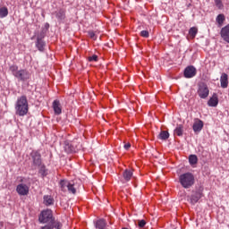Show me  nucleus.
I'll return each instance as SVG.
<instances>
[{
    "mask_svg": "<svg viewBox=\"0 0 229 229\" xmlns=\"http://www.w3.org/2000/svg\"><path fill=\"white\" fill-rule=\"evenodd\" d=\"M174 134L177 137H183V125L178 124L174 131Z\"/></svg>",
    "mask_w": 229,
    "mask_h": 229,
    "instance_id": "412c9836",
    "label": "nucleus"
},
{
    "mask_svg": "<svg viewBox=\"0 0 229 229\" xmlns=\"http://www.w3.org/2000/svg\"><path fill=\"white\" fill-rule=\"evenodd\" d=\"M179 182L183 189H191L194 185V174L191 173H185L180 175Z\"/></svg>",
    "mask_w": 229,
    "mask_h": 229,
    "instance_id": "39448f33",
    "label": "nucleus"
},
{
    "mask_svg": "<svg viewBox=\"0 0 229 229\" xmlns=\"http://www.w3.org/2000/svg\"><path fill=\"white\" fill-rule=\"evenodd\" d=\"M216 6L221 10L223 8V2L221 0H215Z\"/></svg>",
    "mask_w": 229,
    "mask_h": 229,
    "instance_id": "72a5a7b5",
    "label": "nucleus"
},
{
    "mask_svg": "<svg viewBox=\"0 0 229 229\" xmlns=\"http://www.w3.org/2000/svg\"><path fill=\"white\" fill-rule=\"evenodd\" d=\"M64 151L66 153H76V148L74 147V145H72V143H71L69 141H65L64 142Z\"/></svg>",
    "mask_w": 229,
    "mask_h": 229,
    "instance_id": "a211bd4d",
    "label": "nucleus"
},
{
    "mask_svg": "<svg viewBox=\"0 0 229 229\" xmlns=\"http://www.w3.org/2000/svg\"><path fill=\"white\" fill-rule=\"evenodd\" d=\"M55 17L58 19V21H65L64 9H59L58 12H55Z\"/></svg>",
    "mask_w": 229,
    "mask_h": 229,
    "instance_id": "4be33fe9",
    "label": "nucleus"
},
{
    "mask_svg": "<svg viewBox=\"0 0 229 229\" xmlns=\"http://www.w3.org/2000/svg\"><path fill=\"white\" fill-rule=\"evenodd\" d=\"M30 160H31V169L32 171L37 170V168L42 165V155L38 150H32L30 153Z\"/></svg>",
    "mask_w": 229,
    "mask_h": 229,
    "instance_id": "423d86ee",
    "label": "nucleus"
},
{
    "mask_svg": "<svg viewBox=\"0 0 229 229\" xmlns=\"http://www.w3.org/2000/svg\"><path fill=\"white\" fill-rule=\"evenodd\" d=\"M220 36L222 37L223 40H225V42L229 44V23L221 29Z\"/></svg>",
    "mask_w": 229,
    "mask_h": 229,
    "instance_id": "f8f14e48",
    "label": "nucleus"
},
{
    "mask_svg": "<svg viewBox=\"0 0 229 229\" xmlns=\"http://www.w3.org/2000/svg\"><path fill=\"white\" fill-rule=\"evenodd\" d=\"M197 94L200 99H207V98H208V94H210V90L208 89V86L207 85V83L200 82L199 84Z\"/></svg>",
    "mask_w": 229,
    "mask_h": 229,
    "instance_id": "0eeeda50",
    "label": "nucleus"
},
{
    "mask_svg": "<svg viewBox=\"0 0 229 229\" xmlns=\"http://www.w3.org/2000/svg\"><path fill=\"white\" fill-rule=\"evenodd\" d=\"M208 106H216L219 105V98L217 97V93H214L212 98L208 101Z\"/></svg>",
    "mask_w": 229,
    "mask_h": 229,
    "instance_id": "2eb2a0df",
    "label": "nucleus"
},
{
    "mask_svg": "<svg viewBox=\"0 0 229 229\" xmlns=\"http://www.w3.org/2000/svg\"><path fill=\"white\" fill-rule=\"evenodd\" d=\"M46 37V32L42 30L38 36H37V41H36V47L38 49V51H44V47H46V41H44V38Z\"/></svg>",
    "mask_w": 229,
    "mask_h": 229,
    "instance_id": "6e6552de",
    "label": "nucleus"
},
{
    "mask_svg": "<svg viewBox=\"0 0 229 229\" xmlns=\"http://www.w3.org/2000/svg\"><path fill=\"white\" fill-rule=\"evenodd\" d=\"M158 139H161V140H167V139H169V132L167 131H161Z\"/></svg>",
    "mask_w": 229,
    "mask_h": 229,
    "instance_id": "a878e982",
    "label": "nucleus"
},
{
    "mask_svg": "<svg viewBox=\"0 0 229 229\" xmlns=\"http://www.w3.org/2000/svg\"><path fill=\"white\" fill-rule=\"evenodd\" d=\"M15 110L16 115H20L21 117H23V115H26V114H28L29 106L28 98L26 96L23 95L17 99Z\"/></svg>",
    "mask_w": 229,
    "mask_h": 229,
    "instance_id": "7ed1b4c3",
    "label": "nucleus"
},
{
    "mask_svg": "<svg viewBox=\"0 0 229 229\" xmlns=\"http://www.w3.org/2000/svg\"><path fill=\"white\" fill-rule=\"evenodd\" d=\"M130 148H131V144L126 143V144L124 145V149L128 150V149H130Z\"/></svg>",
    "mask_w": 229,
    "mask_h": 229,
    "instance_id": "c9c22d12",
    "label": "nucleus"
},
{
    "mask_svg": "<svg viewBox=\"0 0 229 229\" xmlns=\"http://www.w3.org/2000/svg\"><path fill=\"white\" fill-rule=\"evenodd\" d=\"M4 17H8V7L0 8V19H4Z\"/></svg>",
    "mask_w": 229,
    "mask_h": 229,
    "instance_id": "bb28decb",
    "label": "nucleus"
},
{
    "mask_svg": "<svg viewBox=\"0 0 229 229\" xmlns=\"http://www.w3.org/2000/svg\"><path fill=\"white\" fill-rule=\"evenodd\" d=\"M46 28H49V23H46Z\"/></svg>",
    "mask_w": 229,
    "mask_h": 229,
    "instance_id": "e433bc0d",
    "label": "nucleus"
},
{
    "mask_svg": "<svg viewBox=\"0 0 229 229\" xmlns=\"http://www.w3.org/2000/svg\"><path fill=\"white\" fill-rule=\"evenodd\" d=\"M96 228L98 229H105L106 228V220L99 219L96 222Z\"/></svg>",
    "mask_w": 229,
    "mask_h": 229,
    "instance_id": "5701e85b",
    "label": "nucleus"
},
{
    "mask_svg": "<svg viewBox=\"0 0 229 229\" xmlns=\"http://www.w3.org/2000/svg\"><path fill=\"white\" fill-rule=\"evenodd\" d=\"M13 76L17 78L18 81H28L31 78V73L27 69L19 70V66L13 64L9 67Z\"/></svg>",
    "mask_w": 229,
    "mask_h": 229,
    "instance_id": "f03ea898",
    "label": "nucleus"
},
{
    "mask_svg": "<svg viewBox=\"0 0 229 229\" xmlns=\"http://www.w3.org/2000/svg\"><path fill=\"white\" fill-rule=\"evenodd\" d=\"M66 191H68L72 194L76 193V188L74 187V181L70 182V184L68 185V188Z\"/></svg>",
    "mask_w": 229,
    "mask_h": 229,
    "instance_id": "c85d7f7f",
    "label": "nucleus"
},
{
    "mask_svg": "<svg viewBox=\"0 0 229 229\" xmlns=\"http://www.w3.org/2000/svg\"><path fill=\"white\" fill-rule=\"evenodd\" d=\"M62 229V223H60L59 221H55L53 224V229Z\"/></svg>",
    "mask_w": 229,
    "mask_h": 229,
    "instance_id": "c756f323",
    "label": "nucleus"
},
{
    "mask_svg": "<svg viewBox=\"0 0 229 229\" xmlns=\"http://www.w3.org/2000/svg\"><path fill=\"white\" fill-rule=\"evenodd\" d=\"M196 67L187 66L184 69V78H194V76H196Z\"/></svg>",
    "mask_w": 229,
    "mask_h": 229,
    "instance_id": "9b49d317",
    "label": "nucleus"
},
{
    "mask_svg": "<svg viewBox=\"0 0 229 229\" xmlns=\"http://www.w3.org/2000/svg\"><path fill=\"white\" fill-rule=\"evenodd\" d=\"M52 107L55 115H60V114H62V104H60V100H54Z\"/></svg>",
    "mask_w": 229,
    "mask_h": 229,
    "instance_id": "ddd939ff",
    "label": "nucleus"
},
{
    "mask_svg": "<svg viewBox=\"0 0 229 229\" xmlns=\"http://www.w3.org/2000/svg\"><path fill=\"white\" fill-rule=\"evenodd\" d=\"M133 176V172L131 170L126 169L123 173V179L122 182L123 183H126V182H130L131 180V177Z\"/></svg>",
    "mask_w": 229,
    "mask_h": 229,
    "instance_id": "4468645a",
    "label": "nucleus"
},
{
    "mask_svg": "<svg viewBox=\"0 0 229 229\" xmlns=\"http://www.w3.org/2000/svg\"><path fill=\"white\" fill-rule=\"evenodd\" d=\"M203 126H205L203 121L199 120V118L194 119L192 129L195 133H199L203 130Z\"/></svg>",
    "mask_w": 229,
    "mask_h": 229,
    "instance_id": "1a4fd4ad",
    "label": "nucleus"
},
{
    "mask_svg": "<svg viewBox=\"0 0 229 229\" xmlns=\"http://www.w3.org/2000/svg\"><path fill=\"white\" fill-rule=\"evenodd\" d=\"M189 35H190L191 38H196V36L198 35V28L191 27L189 30Z\"/></svg>",
    "mask_w": 229,
    "mask_h": 229,
    "instance_id": "393cba45",
    "label": "nucleus"
},
{
    "mask_svg": "<svg viewBox=\"0 0 229 229\" xmlns=\"http://www.w3.org/2000/svg\"><path fill=\"white\" fill-rule=\"evenodd\" d=\"M220 83L222 89H227L228 88V74L225 72L222 73L220 77Z\"/></svg>",
    "mask_w": 229,
    "mask_h": 229,
    "instance_id": "f3484780",
    "label": "nucleus"
},
{
    "mask_svg": "<svg viewBox=\"0 0 229 229\" xmlns=\"http://www.w3.org/2000/svg\"><path fill=\"white\" fill-rule=\"evenodd\" d=\"M216 22H217V27L222 28L223 24H225V21H226V18L225 17V14H218L216 16Z\"/></svg>",
    "mask_w": 229,
    "mask_h": 229,
    "instance_id": "aec40b11",
    "label": "nucleus"
},
{
    "mask_svg": "<svg viewBox=\"0 0 229 229\" xmlns=\"http://www.w3.org/2000/svg\"><path fill=\"white\" fill-rule=\"evenodd\" d=\"M20 184L16 187V192L19 196H28L30 194V187H31V182L30 177H20Z\"/></svg>",
    "mask_w": 229,
    "mask_h": 229,
    "instance_id": "20e7f679",
    "label": "nucleus"
},
{
    "mask_svg": "<svg viewBox=\"0 0 229 229\" xmlns=\"http://www.w3.org/2000/svg\"><path fill=\"white\" fill-rule=\"evenodd\" d=\"M189 162H190L191 165H196V164H198V156L191 155L189 157Z\"/></svg>",
    "mask_w": 229,
    "mask_h": 229,
    "instance_id": "cd10ccee",
    "label": "nucleus"
},
{
    "mask_svg": "<svg viewBox=\"0 0 229 229\" xmlns=\"http://www.w3.org/2000/svg\"><path fill=\"white\" fill-rule=\"evenodd\" d=\"M89 36L90 38H92L93 40H96V33H94V31H89Z\"/></svg>",
    "mask_w": 229,
    "mask_h": 229,
    "instance_id": "f704fd0d",
    "label": "nucleus"
},
{
    "mask_svg": "<svg viewBox=\"0 0 229 229\" xmlns=\"http://www.w3.org/2000/svg\"><path fill=\"white\" fill-rule=\"evenodd\" d=\"M89 62H98V57L96 55L88 57Z\"/></svg>",
    "mask_w": 229,
    "mask_h": 229,
    "instance_id": "7c9ffc66",
    "label": "nucleus"
},
{
    "mask_svg": "<svg viewBox=\"0 0 229 229\" xmlns=\"http://www.w3.org/2000/svg\"><path fill=\"white\" fill-rule=\"evenodd\" d=\"M70 183H71V182H69L65 179L61 180L59 182V187H60L61 191L63 192H67V189H68Z\"/></svg>",
    "mask_w": 229,
    "mask_h": 229,
    "instance_id": "6ab92c4d",
    "label": "nucleus"
},
{
    "mask_svg": "<svg viewBox=\"0 0 229 229\" xmlns=\"http://www.w3.org/2000/svg\"><path fill=\"white\" fill-rule=\"evenodd\" d=\"M43 203L46 207H51V205H55V199L51 195H45L43 197Z\"/></svg>",
    "mask_w": 229,
    "mask_h": 229,
    "instance_id": "dca6fc26",
    "label": "nucleus"
},
{
    "mask_svg": "<svg viewBox=\"0 0 229 229\" xmlns=\"http://www.w3.org/2000/svg\"><path fill=\"white\" fill-rule=\"evenodd\" d=\"M39 168L38 170V174H41V176L43 178H46V176H47V169H46V165H44V163L38 166Z\"/></svg>",
    "mask_w": 229,
    "mask_h": 229,
    "instance_id": "b1692460",
    "label": "nucleus"
},
{
    "mask_svg": "<svg viewBox=\"0 0 229 229\" xmlns=\"http://www.w3.org/2000/svg\"><path fill=\"white\" fill-rule=\"evenodd\" d=\"M39 223L45 225L40 229H53V224L56 221L53 216V210L46 209L41 211L38 216Z\"/></svg>",
    "mask_w": 229,
    "mask_h": 229,
    "instance_id": "f257e3e1",
    "label": "nucleus"
},
{
    "mask_svg": "<svg viewBox=\"0 0 229 229\" xmlns=\"http://www.w3.org/2000/svg\"><path fill=\"white\" fill-rule=\"evenodd\" d=\"M201 196H203V193H201V191H192V194L190 196V203H191V205H196L199 199H201Z\"/></svg>",
    "mask_w": 229,
    "mask_h": 229,
    "instance_id": "9d476101",
    "label": "nucleus"
},
{
    "mask_svg": "<svg viewBox=\"0 0 229 229\" xmlns=\"http://www.w3.org/2000/svg\"><path fill=\"white\" fill-rule=\"evenodd\" d=\"M138 226L140 228H144L146 226V220H139L138 221Z\"/></svg>",
    "mask_w": 229,
    "mask_h": 229,
    "instance_id": "473e14b6",
    "label": "nucleus"
},
{
    "mask_svg": "<svg viewBox=\"0 0 229 229\" xmlns=\"http://www.w3.org/2000/svg\"><path fill=\"white\" fill-rule=\"evenodd\" d=\"M140 37H143L144 38H148L149 37V31L148 30H142L140 32Z\"/></svg>",
    "mask_w": 229,
    "mask_h": 229,
    "instance_id": "2f4dec72",
    "label": "nucleus"
}]
</instances>
